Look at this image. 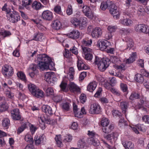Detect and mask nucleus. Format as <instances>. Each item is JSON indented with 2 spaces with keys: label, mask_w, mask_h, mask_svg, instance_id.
I'll return each mask as SVG.
<instances>
[{
  "label": "nucleus",
  "mask_w": 149,
  "mask_h": 149,
  "mask_svg": "<svg viewBox=\"0 0 149 149\" xmlns=\"http://www.w3.org/2000/svg\"><path fill=\"white\" fill-rule=\"evenodd\" d=\"M17 74L18 77L23 81H26V76L23 72H17Z\"/></svg>",
  "instance_id": "obj_41"
},
{
  "label": "nucleus",
  "mask_w": 149,
  "mask_h": 149,
  "mask_svg": "<svg viewBox=\"0 0 149 149\" xmlns=\"http://www.w3.org/2000/svg\"><path fill=\"white\" fill-rule=\"evenodd\" d=\"M62 108L63 110L66 111L69 110L70 108L69 104L68 102H65L62 104Z\"/></svg>",
  "instance_id": "obj_50"
},
{
  "label": "nucleus",
  "mask_w": 149,
  "mask_h": 149,
  "mask_svg": "<svg viewBox=\"0 0 149 149\" xmlns=\"http://www.w3.org/2000/svg\"><path fill=\"white\" fill-rule=\"evenodd\" d=\"M114 127L112 125H110L109 126H106L103 127L102 130L103 132L105 133L108 134L113 129Z\"/></svg>",
  "instance_id": "obj_32"
},
{
  "label": "nucleus",
  "mask_w": 149,
  "mask_h": 149,
  "mask_svg": "<svg viewBox=\"0 0 149 149\" xmlns=\"http://www.w3.org/2000/svg\"><path fill=\"white\" fill-rule=\"evenodd\" d=\"M1 125L3 127L8 129L10 125L9 119L7 118H4L2 120Z\"/></svg>",
  "instance_id": "obj_19"
},
{
  "label": "nucleus",
  "mask_w": 149,
  "mask_h": 149,
  "mask_svg": "<svg viewBox=\"0 0 149 149\" xmlns=\"http://www.w3.org/2000/svg\"><path fill=\"white\" fill-rule=\"evenodd\" d=\"M42 110L48 116H51L54 113L52 108L48 105H43L42 107Z\"/></svg>",
  "instance_id": "obj_10"
},
{
  "label": "nucleus",
  "mask_w": 149,
  "mask_h": 149,
  "mask_svg": "<svg viewBox=\"0 0 149 149\" xmlns=\"http://www.w3.org/2000/svg\"><path fill=\"white\" fill-rule=\"evenodd\" d=\"M97 86V83L94 81L90 83L87 86V90L89 91L92 92L95 89Z\"/></svg>",
  "instance_id": "obj_20"
},
{
  "label": "nucleus",
  "mask_w": 149,
  "mask_h": 149,
  "mask_svg": "<svg viewBox=\"0 0 149 149\" xmlns=\"http://www.w3.org/2000/svg\"><path fill=\"white\" fill-rule=\"evenodd\" d=\"M140 94L139 93H137L136 92H132L129 97V99L131 100H134L136 99L140 98Z\"/></svg>",
  "instance_id": "obj_27"
},
{
  "label": "nucleus",
  "mask_w": 149,
  "mask_h": 149,
  "mask_svg": "<svg viewBox=\"0 0 149 149\" xmlns=\"http://www.w3.org/2000/svg\"><path fill=\"white\" fill-rule=\"evenodd\" d=\"M79 22L81 21L75 17H73L71 20V22L75 26H79Z\"/></svg>",
  "instance_id": "obj_46"
},
{
  "label": "nucleus",
  "mask_w": 149,
  "mask_h": 149,
  "mask_svg": "<svg viewBox=\"0 0 149 149\" xmlns=\"http://www.w3.org/2000/svg\"><path fill=\"white\" fill-rule=\"evenodd\" d=\"M109 89L113 93L116 95L118 96H120V92L115 89L112 88H108V89Z\"/></svg>",
  "instance_id": "obj_58"
},
{
  "label": "nucleus",
  "mask_w": 149,
  "mask_h": 149,
  "mask_svg": "<svg viewBox=\"0 0 149 149\" xmlns=\"http://www.w3.org/2000/svg\"><path fill=\"white\" fill-rule=\"evenodd\" d=\"M125 40L127 45L126 49L130 50L134 46V42L132 39L129 37H127L125 38Z\"/></svg>",
  "instance_id": "obj_17"
},
{
  "label": "nucleus",
  "mask_w": 149,
  "mask_h": 149,
  "mask_svg": "<svg viewBox=\"0 0 149 149\" xmlns=\"http://www.w3.org/2000/svg\"><path fill=\"white\" fill-rule=\"evenodd\" d=\"M28 88L30 92L32 95L35 94L34 92L38 89L37 86L34 84L32 83L29 84L28 86Z\"/></svg>",
  "instance_id": "obj_28"
},
{
  "label": "nucleus",
  "mask_w": 149,
  "mask_h": 149,
  "mask_svg": "<svg viewBox=\"0 0 149 149\" xmlns=\"http://www.w3.org/2000/svg\"><path fill=\"white\" fill-rule=\"evenodd\" d=\"M82 11L85 15L89 18H91L93 16L92 12L90 8L88 6H83Z\"/></svg>",
  "instance_id": "obj_9"
},
{
  "label": "nucleus",
  "mask_w": 149,
  "mask_h": 149,
  "mask_svg": "<svg viewBox=\"0 0 149 149\" xmlns=\"http://www.w3.org/2000/svg\"><path fill=\"white\" fill-rule=\"evenodd\" d=\"M61 136L60 135H56L55 138L57 146L59 147L61 146L62 143Z\"/></svg>",
  "instance_id": "obj_42"
},
{
  "label": "nucleus",
  "mask_w": 149,
  "mask_h": 149,
  "mask_svg": "<svg viewBox=\"0 0 149 149\" xmlns=\"http://www.w3.org/2000/svg\"><path fill=\"white\" fill-rule=\"evenodd\" d=\"M128 105L129 102H128L124 101L120 103V107L122 110V112L123 113H126Z\"/></svg>",
  "instance_id": "obj_24"
},
{
  "label": "nucleus",
  "mask_w": 149,
  "mask_h": 149,
  "mask_svg": "<svg viewBox=\"0 0 149 149\" xmlns=\"http://www.w3.org/2000/svg\"><path fill=\"white\" fill-rule=\"evenodd\" d=\"M52 78V75L49 73H47L45 75V79H46V81L49 82H51V80Z\"/></svg>",
  "instance_id": "obj_57"
},
{
  "label": "nucleus",
  "mask_w": 149,
  "mask_h": 149,
  "mask_svg": "<svg viewBox=\"0 0 149 149\" xmlns=\"http://www.w3.org/2000/svg\"><path fill=\"white\" fill-rule=\"evenodd\" d=\"M41 6L42 4L40 2L35 1L33 3L32 7L34 9L38 10L41 8Z\"/></svg>",
  "instance_id": "obj_36"
},
{
  "label": "nucleus",
  "mask_w": 149,
  "mask_h": 149,
  "mask_svg": "<svg viewBox=\"0 0 149 149\" xmlns=\"http://www.w3.org/2000/svg\"><path fill=\"white\" fill-rule=\"evenodd\" d=\"M14 116L12 117V118L14 120H20L22 121L24 120V119L23 117H22L19 113L15 115Z\"/></svg>",
  "instance_id": "obj_48"
},
{
  "label": "nucleus",
  "mask_w": 149,
  "mask_h": 149,
  "mask_svg": "<svg viewBox=\"0 0 149 149\" xmlns=\"http://www.w3.org/2000/svg\"><path fill=\"white\" fill-rule=\"evenodd\" d=\"M141 32L145 34L148 33H149V27L146 25L142 24Z\"/></svg>",
  "instance_id": "obj_43"
},
{
  "label": "nucleus",
  "mask_w": 149,
  "mask_h": 149,
  "mask_svg": "<svg viewBox=\"0 0 149 149\" xmlns=\"http://www.w3.org/2000/svg\"><path fill=\"white\" fill-rule=\"evenodd\" d=\"M101 111L100 106L97 104L93 103L91 105L89 110V113L91 114H99Z\"/></svg>",
  "instance_id": "obj_5"
},
{
  "label": "nucleus",
  "mask_w": 149,
  "mask_h": 149,
  "mask_svg": "<svg viewBox=\"0 0 149 149\" xmlns=\"http://www.w3.org/2000/svg\"><path fill=\"white\" fill-rule=\"evenodd\" d=\"M120 22L123 25L129 26L132 24V22L130 19L126 18L121 20Z\"/></svg>",
  "instance_id": "obj_35"
},
{
  "label": "nucleus",
  "mask_w": 149,
  "mask_h": 149,
  "mask_svg": "<svg viewBox=\"0 0 149 149\" xmlns=\"http://www.w3.org/2000/svg\"><path fill=\"white\" fill-rule=\"evenodd\" d=\"M42 121H44L45 123L47 124H50L51 123V120L50 117L49 116H45L44 115H41L39 118Z\"/></svg>",
  "instance_id": "obj_31"
},
{
  "label": "nucleus",
  "mask_w": 149,
  "mask_h": 149,
  "mask_svg": "<svg viewBox=\"0 0 149 149\" xmlns=\"http://www.w3.org/2000/svg\"><path fill=\"white\" fill-rule=\"evenodd\" d=\"M34 140L35 143L37 145H39L41 142H43L45 141V137L44 135L39 136H35L34 137Z\"/></svg>",
  "instance_id": "obj_22"
},
{
  "label": "nucleus",
  "mask_w": 149,
  "mask_h": 149,
  "mask_svg": "<svg viewBox=\"0 0 149 149\" xmlns=\"http://www.w3.org/2000/svg\"><path fill=\"white\" fill-rule=\"evenodd\" d=\"M0 35L3 38L8 37L11 35L10 31L6 30H1L0 31Z\"/></svg>",
  "instance_id": "obj_37"
},
{
  "label": "nucleus",
  "mask_w": 149,
  "mask_h": 149,
  "mask_svg": "<svg viewBox=\"0 0 149 149\" xmlns=\"http://www.w3.org/2000/svg\"><path fill=\"white\" fill-rule=\"evenodd\" d=\"M102 34L101 29L99 27H96L92 30L91 35L93 38H97L100 36Z\"/></svg>",
  "instance_id": "obj_12"
},
{
  "label": "nucleus",
  "mask_w": 149,
  "mask_h": 149,
  "mask_svg": "<svg viewBox=\"0 0 149 149\" xmlns=\"http://www.w3.org/2000/svg\"><path fill=\"white\" fill-rule=\"evenodd\" d=\"M112 114L114 116H118L120 118L122 117L121 116V113L117 110H113L112 111Z\"/></svg>",
  "instance_id": "obj_62"
},
{
  "label": "nucleus",
  "mask_w": 149,
  "mask_h": 149,
  "mask_svg": "<svg viewBox=\"0 0 149 149\" xmlns=\"http://www.w3.org/2000/svg\"><path fill=\"white\" fill-rule=\"evenodd\" d=\"M6 16L7 19L10 22L15 23H17L20 19L19 13L16 11H10L7 13Z\"/></svg>",
  "instance_id": "obj_3"
},
{
  "label": "nucleus",
  "mask_w": 149,
  "mask_h": 149,
  "mask_svg": "<svg viewBox=\"0 0 149 149\" xmlns=\"http://www.w3.org/2000/svg\"><path fill=\"white\" fill-rule=\"evenodd\" d=\"M11 116L12 117H13L15 116H16V115L19 113L20 112L18 109H15L11 111Z\"/></svg>",
  "instance_id": "obj_53"
},
{
  "label": "nucleus",
  "mask_w": 149,
  "mask_h": 149,
  "mask_svg": "<svg viewBox=\"0 0 149 149\" xmlns=\"http://www.w3.org/2000/svg\"><path fill=\"white\" fill-rule=\"evenodd\" d=\"M54 12L57 14H61V8L60 6H56L54 8Z\"/></svg>",
  "instance_id": "obj_52"
},
{
  "label": "nucleus",
  "mask_w": 149,
  "mask_h": 149,
  "mask_svg": "<svg viewBox=\"0 0 149 149\" xmlns=\"http://www.w3.org/2000/svg\"><path fill=\"white\" fill-rule=\"evenodd\" d=\"M35 94H33V95L38 98H41L44 96V92L41 90L37 89L34 92Z\"/></svg>",
  "instance_id": "obj_30"
},
{
  "label": "nucleus",
  "mask_w": 149,
  "mask_h": 149,
  "mask_svg": "<svg viewBox=\"0 0 149 149\" xmlns=\"http://www.w3.org/2000/svg\"><path fill=\"white\" fill-rule=\"evenodd\" d=\"M90 139V141L92 142V143L94 146L97 147L100 145L99 141L95 137L91 138Z\"/></svg>",
  "instance_id": "obj_40"
},
{
  "label": "nucleus",
  "mask_w": 149,
  "mask_h": 149,
  "mask_svg": "<svg viewBox=\"0 0 149 149\" xmlns=\"http://www.w3.org/2000/svg\"><path fill=\"white\" fill-rule=\"evenodd\" d=\"M2 72L5 77H9L13 74V69L11 66L6 65L2 68Z\"/></svg>",
  "instance_id": "obj_4"
},
{
  "label": "nucleus",
  "mask_w": 149,
  "mask_h": 149,
  "mask_svg": "<svg viewBox=\"0 0 149 149\" xmlns=\"http://www.w3.org/2000/svg\"><path fill=\"white\" fill-rule=\"evenodd\" d=\"M31 123L28 122H23L22 123L21 125L19 127L17 130V133L19 134L23 131L24 130L28 128Z\"/></svg>",
  "instance_id": "obj_11"
},
{
  "label": "nucleus",
  "mask_w": 149,
  "mask_h": 149,
  "mask_svg": "<svg viewBox=\"0 0 149 149\" xmlns=\"http://www.w3.org/2000/svg\"><path fill=\"white\" fill-rule=\"evenodd\" d=\"M66 14L68 15H71L73 13V9L72 6L71 4L68 5L67 9L66 10Z\"/></svg>",
  "instance_id": "obj_47"
},
{
  "label": "nucleus",
  "mask_w": 149,
  "mask_h": 149,
  "mask_svg": "<svg viewBox=\"0 0 149 149\" xmlns=\"http://www.w3.org/2000/svg\"><path fill=\"white\" fill-rule=\"evenodd\" d=\"M80 19L81 22H79V28L82 29L86 26L87 19L84 17H81Z\"/></svg>",
  "instance_id": "obj_26"
},
{
  "label": "nucleus",
  "mask_w": 149,
  "mask_h": 149,
  "mask_svg": "<svg viewBox=\"0 0 149 149\" xmlns=\"http://www.w3.org/2000/svg\"><path fill=\"white\" fill-rule=\"evenodd\" d=\"M110 45L111 43L106 40L98 41L97 44V46H99L100 49L102 51L107 49Z\"/></svg>",
  "instance_id": "obj_7"
},
{
  "label": "nucleus",
  "mask_w": 149,
  "mask_h": 149,
  "mask_svg": "<svg viewBox=\"0 0 149 149\" xmlns=\"http://www.w3.org/2000/svg\"><path fill=\"white\" fill-rule=\"evenodd\" d=\"M77 67L79 70H87L88 68V66L84 64L82 60H79L77 61Z\"/></svg>",
  "instance_id": "obj_15"
},
{
  "label": "nucleus",
  "mask_w": 149,
  "mask_h": 149,
  "mask_svg": "<svg viewBox=\"0 0 149 149\" xmlns=\"http://www.w3.org/2000/svg\"><path fill=\"white\" fill-rule=\"evenodd\" d=\"M43 39H44L43 34L38 32L34 33L32 40L41 41Z\"/></svg>",
  "instance_id": "obj_21"
},
{
  "label": "nucleus",
  "mask_w": 149,
  "mask_h": 149,
  "mask_svg": "<svg viewBox=\"0 0 149 149\" xmlns=\"http://www.w3.org/2000/svg\"><path fill=\"white\" fill-rule=\"evenodd\" d=\"M25 140L27 142L33 143V138L29 135H26L25 137Z\"/></svg>",
  "instance_id": "obj_59"
},
{
  "label": "nucleus",
  "mask_w": 149,
  "mask_h": 149,
  "mask_svg": "<svg viewBox=\"0 0 149 149\" xmlns=\"http://www.w3.org/2000/svg\"><path fill=\"white\" fill-rule=\"evenodd\" d=\"M107 29L110 33L115 32L117 29V27L115 26H108Z\"/></svg>",
  "instance_id": "obj_54"
},
{
  "label": "nucleus",
  "mask_w": 149,
  "mask_h": 149,
  "mask_svg": "<svg viewBox=\"0 0 149 149\" xmlns=\"http://www.w3.org/2000/svg\"><path fill=\"white\" fill-rule=\"evenodd\" d=\"M36 62L37 63L32 64L31 65V69L33 71L38 73V71L37 68L42 71L45 70H52L54 68V63L52 61L51 58L46 54H40L38 55L37 59L35 60Z\"/></svg>",
  "instance_id": "obj_1"
},
{
  "label": "nucleus",
  "mask_w": 149,
  "mask_h": 149,
  "mask_svg": "<svg viewBox=\"0 0 149 149\" xmlns=\"http://www.w3.org/2000/svg\"><path fill=\"white\" fill-rule=\"evenodd\" d=\"M101 125L102 127L106 126H108L109 124V121L107 118H103L101 121Z\"/></svg>",
  "instance_id": "obj_45"
},
{
  "label": "nucleus",
  "mask_w": 149,
  "mask_h": 149,
  "mask_svg": "<svg viewBox=\"0 0 149 149\" xmlns=\"http://www.w3.org/2000/svg\"><path fill=\"white\" fill-rule=\"evenodd\" d=\"M8 108V104L5 102H2L0 105V111L3 112L6 111Z\"/></svg>",
  "instance_id": "obj_34"
},
{
  "label": "nucleus",
  "mask_w": 149,
  "mask_h": 149,
  "mask_svg": "<svg viewBox=\"0 0 149 149\" xmlns=\"http://www.w3.org/2000/svg\"><path fill=\"white\" fill-rule=\"evenodd\" d=\"M41 18L46 21L51 20L53 18V13L49 10H45L43 11L41 15Z\"/></svg>",
  "instance_id": "obj_8"
},
{
  "label": "nucleus",
  "mask_w": 149,
  "mask_h": 149,
  "mask_svg": "<svg viewBox=\"0 0 149 149\" xmlns=\"http://www.w3.org/2000/svg\"><path fill=\"white\" fill-rule=\"evenodd\" d=\"M104 138L106 139L107 140L110 141V142L111 143H112L111 140L113 138L112 134H107V135H104Z\"/></svg>",
  "instance_id": "obj_61"
},
{
  "label": "nucleus",
  "mask_w": 149,
  "mask_h": 149,
  "mask_svg": "<svg viewBox=\"0 0 149 149\" xmlns=\"http://www.w3.org/2000/svg\"><path fill=\"white\" fill-rule=\"evenodd\" d=\"M134 79L137 82L139 83H143L144 81L143 77L140 74H136L134 77Z\"/></svg>",
  "instance_id": "obj_33"
},
{
  "label": "nucleus",
  "mask_w": 149,
  "mask_h": 149,
  "mask_svg": "<svg viewBox=\"0 0 149 149\" xmlns=\"http://www.w3.org/2000/svg\"><path fill=\"white\" fill-rule=\"evenodd\" d=\"M112 3V1L110 0L103 1L101 3L100 8L102 10H104L108 7H110Z\"/></svg>",
  "instance_id": "obj_16"
},
{
  "label": "nucleus",
  "mask_w": 149,
  "mask_h": 149,
  "mask_svg": "<svg viewBox=\"0 0 149 149\" xmlns=\"http://www.w3.org/2000/svg\"><path fill=\"white\" fill-rule=\"evenodd\" d=\"M63 54L65 57L68 58L70 57L71 53L68 50L65 49V51L63 53Z\"/></svg>",
  "instance_id": "obj_56"
},
{
  "label": "nucleus",
  "mask_w": 149,
  "mask_h": 149,
  "mask_svg": "<svg viewBox=\"0 0 149 149\" xmlns=\"http://www.w3.org/2000/svg\"><path fill=\"white\" fill-rule=\"evenodd\" d=\"M45 93L47 96H51L54 94V90L51 87L48 88L45 91Z\"/></svg>",
  "instance_id": "obj_39"
},
{
  "label": "nucleus",
  "mask_w": 149,
  "mask_h": 149,
  "mask_svg": "<svg viewBox=\"0 0 149 149\" xmlns=\"http://www.w3.org/2000/svg\"><path fill=\"white\" fill-rule=\"evenodd\" d=\"M69 38L72 39L78 38L80 36V32L77 30H73L68 34Z\"/></svg>",
  "instance_id": "obj_14"
},
{
  "label": "nucleus",
  "mask_w": 149,
  "mask_h": 149,
  "mask_svg": "<svg viewBox=\"0 0 149 149\" xmlns=\"http://www.w3.org/2000/svg\"><path fill=\"white\" fill-rule=\"evenodd\" d=\"M110 7L111 8L109 10L110 13L113 15V16L115 19L118 18L120 16V13L117 9V6L113 3Z\"/></svg>",
  "instance_id": "obj_6"
},
{
  "label": "nucleus",
  "mask_w": 149,
  "mask_h": 149,
  "mask_svg": "<svg viewBox=\"0 0 149 149\" xmlns=\"http://www.w3.org/2000/svg\"><path fill=\"white\" fill-rule=\"evenodd\" d=\"M67 86V84L66 83L62 81L60 85V87L62 91H65L66 90Z\"/></svg>",
  "instance_id": "obj_64"
},
{
  "label": "nucleus",
  "mask_w": 149,
  "mask_h": 149,
  "mask_svg": "<svg viewBox=\"0 0 149 149\" xmlns=\"http://www.w3.org/2000/svg\"><path fill=\"white\" fill-rule=\"evenodd\" d=\"M94 62L97 65L99 70L103 72L109 66L110 61L109 59L106 57L101 58L96 56Z\"/></svg>",
  "instance_id": "obj_2"
},
{
  "label": "nucleus",
  "mask_w": 149,
  "mask_h": 149,
  "mask_svg": "<svg viewBox=\"0 0 149 149\" xmlns=\"http://www.w3.org/2000/svg\"><path fill=\"white\" fill-rule=\"evenodd\" d=\"M86 96L84 94H81L80 96V100L81 103H83L86 100Z\"/></svg>",
  "instance_id": "obj_55"
},
{
  "label": "nucleus",
  "mask_w": 149,
  "mask_h": 149,
  "mask_svg": "<svg viewBox=\"0 0 149 149\" xmlns=\"http://www.w3.org/2000/svg\"><path fill=\"white\" fill-rule=\"evenodd\" d=\"M68 87L71 92H78L80 91V88L73 82H70L68 84Z\"/></svg>",
  "instance_id": "obj_13"
},
{
  "label": "nucleus",
  "mask_w": 149,
  "mask_h": 149,
  "mask_svg": "<svg viewBox=\"0 0 149 149\" xmlns=\"http://www.w3.org/2000/svg\"><path fill=\"white\" fill-rule=\"evenodd\" d=\"M142 120L146 123L149 124V116L145 115L142 118Z\"/></svg>",
  "instance_id": "obj_60"
},
{
  "label": "nucleus",
  "mask_w": 149,
  "mask_h": 149,
  "mask_svg": "<svg viewBox=\"0 0 149 149\" xmlns=\"http://www.w3.org/2000/svg\"><path fill=\"white\" fill-rule=\"evenodd\" d=\"M73 111H74L75 116L79 118H82V115L81 113L79 112V109H78L77 106L75 104V103H73Z\"/></svg>",
  "instance_id": "obj_18"
},
{
  "label": "nucleus",
  "mask_w": 149,
  "mask_h": 149,
  "mask_svg": "<svg viewBox=\"0 0 149 149\" xmlns=\"http://www.w3.org/2000/svg\"><path fill=\"white\" fill-rule=\"evenodd\" d=\"M82 45L81 46V47H88L91 45L92 42V40L90 39L88 40L87 39H83L82 41Z\"/></svg>",
  "instance_id": "obj_29"
},
{
  "label": "nucleus",
  "mask_w": 149,
  "mask_h": 149,
  "mask_svg": "<svg viewBox=\"0 0 149 149\" xmlns=\"http://www.w3.org/2000/svg\"><path fill=\"white\" fill-rule=\"evenodd\" d=\"M61 23L58 20H55L53 22L52 26L54 29L56 30H59L61 27Z\"/></svg>",
  "instance_id": "obj_25"
},
{
  "label": "nucleus",
  "mask_w": 149,
  "mask_h": 149,
  "mask_svg": "<svg viewBox=\"0 0 149 149\" xmlns=\"http://www.w3.org/2000/svg\"><path fill=\"white\" fill-rule=\"evenodd\" d=\"M122 144L125 149H133L134 148V144L131 141L124 142Z\"/></svg>",
  "instance_id": "obj_23"
},
{
  "label": "nucleus",
  "mask_w": 149,
  "mask_h": 149,
  "mask_svg": "<svg viewBox=\"0 0 149 149\" xmlns=\"http://www.w3.org/2000/svg\"><path fill=\"white\" fill-rule=\"evenodd\" d=\"M136 127L139 130L143 132H145L147 129V127L143 124H138L136 126Z\"/></svg>",
  "instance_id": "obj_44"
},
{
  "label": "nucleus",
  "mask_w": 149,
  "mask_h": 149,
  "mask_svg": "<svg viewBox=\"0 0 149 149\" xmlns=\"http://www.w3.org/2000/svg\"><path fill=\"white\" fill-rule=\"evenodd\" d=\"M120 87L121 90L123 92H127V94L128 93V88L127 84L123 83H121L120 85Z\"/></svg>",
  "instance_id": "obj_49"
},
{
  "label": "nucleus",
  "mask_w": 149,
  "mask_h": 149,
  "mask_svg": "<svg viewBox=\"0 0 149 149\" xmlns=\"http://www.w3.org/2000/svg\"><path fill=\"white\" fill-rule=\"evenodd\" d=\"M85 55V58L87 60L91 61L93 55L91 53H87Z\"/></svg>",
  "instance_id": "obj_63"
},
{
  "label": "nucleus",
  "mask_w": 149,
  "mask_h": 149,
  "mask_svg": "<svg viewBox=\"0 0 149 149\" xmlns=\"http://www.w3.org/2000/svg\"><path fill=\"white\" fill-rule=\"evenodd\" d=\"M110 62H111L115 64H118L120 63V61L119 58L115 56H110Z\"/></svg>",
  "instance_id": "obj_38"
},
{
  "label": "nucleus",
  "mask_w": 149,
  "mask_h": 149,
  "mask_svg": "<svg viewBox=\"0 0 149 149\" xmlns=\"http://www.w3.org/2000/svg\"><path fill=\"white\" fill-rule=\"evenodd\" d=\"M82 47V49L84 54H86L87 53H90L92 52V49L89 48L88 47Z\"/></svg>",
  "instance_id": "obj_51"
}]
</instances>
